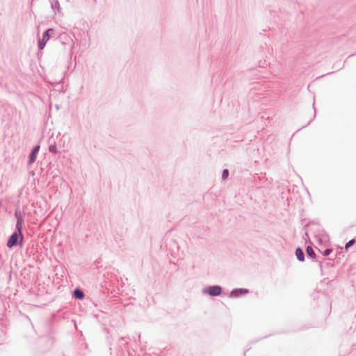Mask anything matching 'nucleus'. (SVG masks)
Instances as JSON below:
<instances>
[{
    "instance_id": "1",
    "label": "nucleus",
    "mask_w": 356,
    "mask_h": 356,
    "mask_svg": "<svg viewBox=\"0 0 356 356\" xmlns=\"http://www.w3.org/2000/svg\"><path fill=\"white\" fill-rule=\"evenodd\" d=\"M19 238H20L19 243H21L23 240L22 234L17 233V232L14 233L9 238L8 243H7V246L8 248H12L13 246L17 245Z\"/></svg>"
},
{
    "instance_id": "2",
    "label": "nucleus",
    "mask_w": 356,
    "mask_h": 356,
    "mask_svg": "<svg viewBox=\"0 0 356 356\" xmlns=\"http://www.w3.org/2000/svg\"><path fill=\"white\" fill-rule=\"evenodd\" d=\"M52 33L53 29H49L44 33L42 39L39 42L40 49H42L44 47L47 42L49 40L50 35Z\"/></svg>"
},
{
    "instance_id": "3",
    "label": "nucleus",
    "mask_w": 356,
    "mask_h": 356,
    "mask_svg": "<svg viewBox=\"0 0 356 356\" xmlns=\"http://www.w3.org/2000/svg\"><path fill=\"white\" fill-rule=\"evenodd\" d=\"M221 287L218 286H211L208 289V293L211 296H218L221 293Z\"/></svg>"
},
{
    "instance_id": "4",
    "label": "nucleus",
    "mask_w": 356,
    "mask_h": 356,
    "mask_svg": "<svg viewBox=\"0 0 356 356\" xmlns=\"http://www.w3.org/2000/svg\"><path fill=\"white\" fill-rule=\"evenodd\" d=\"M39 149H40V146L38 145V146L35 147V148L32 151V152L29 156V163H32L35 161V158H36V154H37L38 152L39 151Z\"/></svg>"
},
{
    "instance_id": "5",
    "label": "nucleus",
    "mask_w": 356,
    "mask_h": 356,
    "mask_svg": "<svg viewBox=\"0 0 356 356\" xmlns=\"http://www.w3.org/2000/svg\"><path fill=\"white\" fill-rule=\"evenodd\" d=\"M296 255L297 258L298 259V260H300L301 261H304V253L300 248H298L296 250Z\"/></svg>"
},
{
    "instance_id": "6",
    "label": "nucleus",
    "mask_w": 356,
    "mask_h": 356,
    "mask_svg": "<svg viewBox=\"0 0 356 356\" xmlns=\"http://www.w3.org/2000/svg\"><path fill=\"white\" fill-rule=\"evenodd\" d=\"M74 296L77 299L81 300L83 298L84 294L81 291L76 289L74 291Z\"/></svg>"
},
{
    "instance_id": "7",
    "label": "nucleus",
    "mask_w": 356,
    "mask_h": 356,
    "mask_svg": "<svg viewBox=\"0 0 356 356\" xmlns=\"http://www.w3.org/2000/svg\"><path fill=\"white\" fill-rule=\"evenodd\" d=\"M22 222H23L22 219L19 218L17 219V224H16V227L18 230L17 233L22 234L21 230H22Z\"/></svg>"
},
{
    "instance_id": "8",
    "label": "nucleus",
    "mask_w": 356,
    "mask_h": 356,
    "mask_svg": "<svg viewBox=\"0 0 356 356\" xmlns=\"http://www.w3.org/2000/svg\"><path fill=\"white\" fill-rule=\"evenodd\" d=\"M307 253L309 256H310L312 258H315V253L312 248L307 247Z\"/></svg>"
},
{
    "instance_id": "9",
    "label": "nucleus",
    "mask_w": 356,
    "mask_h": 356,
    "mask_svg": "<svg viewBox=\"0 0 356 356\" xmlns=\"http://www.w3.org/2000/svg\"><path fill=\"white\" fill-rule=\"evenodd\" d=\"M355 243V240H350L346 244V248H348L349 247H350L352 245H353Z\"/></svg>"
},
{
    "instance_id": "10",
    "label": "nucleus",
    "mask_w": 356,
    "mask_h": 356,
    "mask_svg": "<svg viewBox=\"0 0 356 356\" xmlns=\"http://www.w3.org/2000/svg\"><path fill=\"white\" fill-rule=\"evenodd\" d=\"M228 175H229L228 170H225L223 171V172H222V177H223V179L227 178V176H228Z\"/></svg>"
},
{
    "instance_id": "11",
    "label": "nucleus",
    "mask_w": 356,
    "mask_h": 356,
    "mask_svg": "<svg viewBox=\"0 0 356 356\" xmlns=\"http://www.w3.org/2000/svg\"><path fill=\"white\" fill-rule=\"evenodd\" d=\"M330 252H331V250L327 249V250H325L324 254L327 256V255H328L330 253Z\"/></svg>"
}]
</instances>
